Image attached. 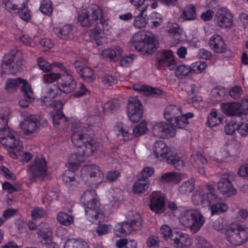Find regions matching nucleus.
<instances>
[{
    "label": "nucleus",
    "instance_id": "f257e3e1",
    "mask_svg": "<svg viewBox=\"0 0 248 248\" xmlns=\"http://www.w3.org/2000/svg\"><path fill=\"white\" fill-rule=\"evenodd\" d=\"M71 140L73 144L78 148V154L84 157L89 156L98 149V143L89 135L91 130L80 123H73L72 126Z\"/></svg>",
    "mask_w": 248,
    "mask_h": 248
},
{
    "label": "nucleus",
    "instance_id": "f03ea898",
    "mask_svg": "<svg viewBox=\"0 0 248 248\" xmlns=\"http://www.w3.org/2000/svg\"><path fill=\"white\" fill-rule=\"evenodd\" d=\"M132 43L138 51L143 54H152L156 50L157 40L150 32L140 31L136 33L132 38Z\"/></svg>",
    "mask_w": 248,
    "mask_h": 248
},
{
    "label": "nucleus",
    "instance_id": "7ed1b4c3",
    "mask_svg": "<svg viewBox=\"0 0 248 248\" xmlns=\"http://www.w3.org/2000/svg\"><path fill=\"white\" fill-rule=\"evenodd\" d=\"M164 116L170 126L177 128H184L188 124V119L192 118L194 114L188 112L182 115L181 107L170 105L165 108Z\"/></svg>",
    "mask_w": 248,
    "mask_h": 248
},
{
    "label": "nucleus",
    "instance_id": "20e7f679",
    "mask_svg": "<svg viewBox=\"0 0 248 248\" xmlns=\"http://www.w3.org/2000/svg\"><path fill=\"white\" fill-rule=\"evenodd\" d=\"M96 194L93 189L85 191L81 196L80 202L84 205L85 213L91 222L102 218L103 215L100 212L96 199Z\"/></svg>",
    "mask_w": 248,
    "mask_h": 248
},
{
    "label": "nucleus",
    "instance_id": "39448f33",
    "mask_svg": "<svg viewBox=\"0 0 248 248\" xmlns=\"http://www.w3.org/2000/svg\"><path fill=\"white\" fill-rule=\"evenodd\" d=\"M180 222L184 226L188 227L192 233H195L202 228L205 218L197 209L184 211L179 217Z\"/></svg>",
    "mask_w": 248,
    "mask_h": 248
},
{
    "label": "nucleus",
    "instance_id": "423d86ee",
    "mask_svg": "<svg viewBox=\"0 0 248 248\" xmlns=\"http://www.w3.org/2000/svg\"><path fill=\"white\" fill-rule=\"evenodd\" d=\"M2 72L15 74L23 68V59L21 51L16 49L12 50L3 57L1 62Z\"/></svg>",
    "mask_w": 248,
    "mask_h": 248
},
{
    "label": "nucleus",
    "instance_id": "0eeeda50",
    "mask_svg": "<svg viewBox=\"0 0 248 248\" xmlns=\"http://www.w3.org/2000/svg\"><path fill=\"white\" fill-rule=\"evenodd\" d=\"M226 235L231 244L240 246L248 240V228L239 223H232L227 229Z\"/></svg>",
    "mask_w": 248,
    "mask_h": 248
},
{
    "label": "nucleus",
    "instance_id": "6e6552de",
    "mask_svg": "<svg viewBox=\"0 0 248 248\" xmlns=\"http://www.w3.org/2000/svg\"><path fill=\"white\" fill-rule=\"evenodd\" d=\"M102 16L100 7L96 4H91L78 15V21L82 26L90 27Z\"/></svg>",
    "mask_w": 248,
    "mask_h": 248
},
{
    "label": "nucleus",
    "instance_id": "1a4fd4ad",
    "mask_svg": "<svg viewBox=\"0 0 248 248\" xmlns=\"http://www.w3.org/2000/svg\"><path fill=\"white\" fill-rule=\"evenodd\" d=\"M46 162L44 157L38 156L35 158L27 169L30 179L34 181L43 179L46 174Z\"/></svg>",
    "mask_w": 248,
    "mask_h": 248
},
{
    "label": "nucleus",
    "instance_id": "9d476101",
    "mask_svg": "<svg viewBox=\"0 0 248 248\" xmlns=\"http://www.w3.org/2000/svg\"><path fill=\"white\" fill-rule=\"evenodd\" d=\"M81 176L85 182L90 181L93 185H97L102 183L104 175L97 166L87 165L81 170Z\"/></svg>",
    "mask_w": 248,
    "mask_h": 248
},
{
    "label": "nucleus",
    "instance_id": "9b49d317",
    "mask_svg": "<svg viewBox=\"0 0 248 248\" xmlns=\"http://www.w3.org/2000/svg\"><path fill=\"white\" fill-rule=\"evenodd\" d=\"M143 113L142 106L138 98L129 97L127 103V115L130 121L138 122L142 117Z\"/></svg>",
    "mask_w": 248,
    "mask_h": 248
},
{
    "label": "nucleus",
    "instance_id": "f8f14e48",
    "mask_svg": "<svg viewBox=\"0 0 248 248\" xmlns=\"http://www.w3.org/2000/svg\"><path fill=\"white\" fill-rule=\"evenodd\" d=\"M192 200L196 204L206 206L216 202H221V198L216 192H205L197 191L192 196Z\"/></svg>",
    "mask_w": 248,
    "mask_h": 248
},
{
    "label": "nucleus",
    "instance_id": "ddd939ff",
    "mask_svg": "<svg viewBox=\"0 0 248 248\" xmlns=\"http://www.w3.org/2000/svg\"><path fill=\"white\" fill-rule=\"evenodd\" d=\"M99 20V24H97L90 34L91 39L94 40L97 45H101L106 42V38L103 35L102 32L108 31L110 28L108 20L104 19L103 16Z\"/></svg>",
    "mask_w": 248,
    "mask_h": 248
},
{
    "label": "nucleus",
    "instance_id": "4468645a",
    "mask_svg": "<svg viewBox=\"0 0 248 248\" xmlns=\"http://www.w3.org/2000/svg\"><path fill=\"white\" fill-rule=\"evenodd\" d=\"M174 128L165 122L156 123L153 126L152 133L155 136L160 138L173 137L176 134Z\"/></svg>",
    "mask_w": 248,
    "mask_h": 248
},
{
    "label": "nucleus",
    "instance_id": "2eb2a0df",
    "mask_svg": "<svg viewBox=\"0 0 248 248\" xmlns=\"http://www.w3.org/2000/svg\"><path fill=\"white\" fill-rule=\"evenodd\" d=\"M40 122L41 120L38 121L35 115L27 114L20 126L26 135H29L37 131Z\"/></svg>",
    "mask_w": 248,
    "mask_h": 248
},
{
    "label": "nucleus",
    "instance_id": "dca6fc26",
    "mask_svg": "<svg viewBox=\"0 0 248 248\" xmlns=\"http://www.w3.org/2000/svg\"><path fill=\"white\" fill-rule=\"evenodd\" d=\"M62 74L61 80L58 82L60 91L64 93L73 92L77 87V82L74 77L69 73Z\"/></svg>",
    "mask_w": 248,
    "mask_h": 248
},
{
    "label": "nucleus",
    "instance_id": "f3484780",
    "mask_svg": "<svg viewBox=\"0 0 248 248\" xmlns=\"http://www.w3.org/2000/svg\"><path fill=\"white\" fill-rule=\"evenodd\" d=\"M231 179L232 177L231 175L223 174L217 182V188L223 195L230 197L236 193V190L233 186Z\"/></svg>",
    "mask_w": 248,
    "mask_h": 248
},
{
    "label": "nucleus",
    "instance_id": "a211bd4d",
    "mask_svg": "<svg viewBox=\"0 0 248 248\" xmlns=\"http://www.w3.org/2000/svg\"><path fill=\"white\" fill-rule=\"evenodd\" d=\"M161 58H158L157 62L155 65L156 68L160 70H164L167 68L170 70L173 69L176 64L172 52L171 50L164 51L160 53Z\"/></svg>",
    "mask_w": 248,
    "mask_h": 248
},
{
    "label": "nucleus",
    "instance_id": "6ab92c4d",
    "mask_svg": "<svg viewBox=\"0 0 248 248\" xmlns=\"http://www.w3.org/2000/svg\"><path fill=\"white\" fill-rule=\"evenodd\" d=\"M0 142L3 146L11 149L20 146L19 140L10 130H6L0 133Z\"/></svg>",
    "mask_w": 248,
    "mask_h": 248
},
{
    "label": "nucleus",
    "instance_id": "aec40b11",
    "mask_svg": "<svg viewBox=\"0 0 248 248\" xmlns=\"http://www.w3.org/2000/svg\"><path fill=\"white\" fill-rule=\"evenodd\" d=\"M55 104H59V109L54 111L52 113L53 123L55 126H58L61 130H65L69 126V122L62 111V105L59 101H55Z\"/></svg>",
    "mask_w": 248,
    "mask_h": 248
},
{
    "label": "nucleus",
    "instance_id": "412c9836",
    "mask_svg": "<svg viewBox=\"0 0 248 248\" xmlns=\"http://www.w3.org/2000/svg\"><path fill=\"white\" fill-rule=\"evenodd\" d=\"M216 21L221 28L231 27L232 24V15L225 9L221 8L216 13Z\"/></svg>",
    "mask_w": 248,
    "mask_h": 248
},
{
    "label": "nucleus",
    "instance_id": "4be33fe9",
    "mask_svg": "<svg viewBox=\"0 0 248 248\" xmlns=\"http://www.w3.org/2000/svg\"><path fill=\"white\" fill-rule=\"evenodd\" d=\"M165 201L164 197L159 193L154 192L150 196V209L156 214L164 212Z\"/></svg>",
    "mask_w": 248,
    "mask_h": 248
},
{
    "label": "nucleus",
    "instance_id": "5701e85b",
    "mask_svg": "<svg viewBox=\"0 0 248 248\" xmlns=\"http://www.w3.org/2000/svg\"><path fill=\"white\" fill-rule=\"evenodd\" d=\"M171 245L176 248H184L191 245V239L186 234L174 233L170 237Z\"/></svg>",
    "mask_w": 248,
    "mask_h": 248
},
{
    "label": "nucleus",
    "instance_id": "b1692460",
    "mask_svg": "<svg viewBox=\"0 0 248 248\" xmlns=\"http://www.w3.org/2000/svg\"><path fill=\"white\" fill-rule=\"evenodd\" d=\"M137 230L139 229L135 228L132 223L127 221L118 223L115 226L114 232L116 236L121 237L130 234L133 231Z\"/></svg>",
    "mask_w": 248,
    "mask_h": 248
},
{
    "label": "nucleus",
    "instance_id": "393cba45",
    "mask_svg": "<svg viewBox=\"0 0 248 248\" xmlns=\"http://www.w3.org/2000/svg\"><path fill=\"white\" fill-rule=\"evenodd\" d=\"M209 46L216 53H222L227 50L225 45L221 36L218 34H214L209 40Z\"/></svg>",
    "mask_w": 248,
    "mask_h": 248
},
{
    "label": "nucleus",
    "instance_id": "a878e982",
    "mask_svg": "<svg viewBox=\"0 0 248 248\" xmlns=\"http://www.w3.org/2000/svg\"><path fill=\"white\" fill-rule=\"evenodd\" d=\"M51 228L43 223L37 232L38 238L42 245L48 246L51 244Z\"/></svg>",
    "mask_w": 248,
    "mask_h": 248
},
{
    "label": "nucleus",
    "instance_id": "bb28decb",
    "mask_svg": "<svg viewBox=\"0 0 248 248\" xmlns=\"http://www.w3.org/2000/svg\"><path fill=\"white\" fill-rule=\"evenodd\" d=\"M192 157L194 161L193 162L194 168L200 174L205 175L206 171L204 166L207 163L206 158L200 153L192 155Z\"/></svg>",
    "mask_w": 248,
    "mask_h": 248
},
{
    "label": "nucleus",
    "instance_id": "cd10ccee",
    "mask_svg": "<svg viewBox=\"0 0 248 248\" xmlns=\"http://www.w3.org/2000/svg\"><path fill=\"white\" fill-rule=\"evenodd\" d=\"M27 85H31L28 81L20 78H9L7 80L6 89L7 91L12 92L14 91L18 86H21V92L23 91V88L26 89Z\"/></svg>",
    "mask_w": 248,
    "mask_h": 248
},
{
    "label": "nucleus",
    "instance_id": "c85d7f7f",
    "mask_svg": "<svg viewBox=\"0 0 248 248\" xmlns=\"http://www.w3.org/2000/svg\"><path fill=\"white\" fill-rule=\"evenodd\" d=\"M153 151L155 157H161L160 159L161 160L167 157L170 149L162 140H158L154 144Z\"/></svg>",
    "mask_w": 248,
    "mask_h": 248
},
{
    "label": "nucleus",
    "instance_id": "c756f323",
    "mask_svg": "<svg viewBox=\"0 0 248 248\" xmlns=\"http://www.w3.org/2000/svg\"><path fill=\"white\" fill-rule=\"evenodd\" d=\"M123 51L119 46H112L110 48L105 49L102 52L103 58L110 61H115V59L121 57Z\"/></svg>",
    "mask_w": 248,
    "mask_h": 248
},
{
    "label": "nucleus",
    "instance_id": "7c9ffc66",
    "mask_svg": "<svg viewBox=\"0 0 248 248\" xmlns=\"http://www.w3.org/2000/svg\"><path fill=\"white\" fill-rule=\"evenodd\" d=\"M241 107V104L238 102L222 103L221 105L222 112L230 116L236 115L239 113Z\"/></svg>",
    "mask_w": 248,
    "mask_h": 248
},
{
    "label": "nucleus",
    "instance_id": "2f4dec72",
    "mask_svg": "<svg viewBox=\"0 0 248 248\" xmlns=\"http://www.w3.org/2000/svg\"><path fill=\"white\" fill-rule=\"evenodd\" d=\"M22 93L25 99L20 100L19 105L22 108H26L29 106V103L32 102L34 99V93L31 85H27L26 89L23 88Z\"/></svg>",
    "mask_w": 248,
    "mask_h": 248
},
{
    "label": "nucleus",
    "instance_id": "473e14b6",
    "mask_svg": "<svg viewBox=\"0 0 248 248\" xmlns=\"http://www.w3.org/2000/svg\"><path fill=\"white\" fill-rule=\"evenodd\" d=\"M84 160V157L81 154H78V151L77 153L71 154L68 159L69 169H71L73 172H74L77 170L80 162Z\"/></svg>",
    "mask_w": 248,
    "mask_h": 248
},
{
    "label": "nucleus",
    "instance_id": "72a5a7b5",
    "mask_svg": "<svg viewBox=\"0 0 248 248\" xmlns=\"http://www.w3.org/2000/svg\"><path fill=\"white\" fill-rule=\"evenodd\" d=\"M126 217L128 221L135 228L140 230L142 227V218L140 215L136 211H129L126 215Z\"/></svg>",
    "mask_w": 248,
    "mask_h": 248
},
{
    "label": "nucleus",
    "instance_id": "f704fd0d",
    "mask_svg": "<svg viewBox=\"0 0 248 248\" xmlns=\"http://www.w3.org/2000/svg\"><path fill=\"white\" fill-rule=\"evenodd\" d=\"M160 180L163 183H168L172 185L178 184L181 180L180 175L176 172H169L163 174Z\"/></svg>",
    "mask_w": 248,
    "mask_h": 248
},
{
    "label": "nucleus",
    "instance_id": "c9c22d12",
    "mask_svg": "<svg viewBox=\"0 0 248 248\" xmlns=\"http://www.w3.org/2000/svg\"><path fill=\"white\" fill-rule=\"evenodd\" d=\"M148 179L138 178L133 186V191L135 194H140L144 192L147 189L149 185Z\"/></svg>",
    "mask_w": 248,
    "mask_h": 248
},
{
    "label": "nucleus",
    "instance_id": "e433bc0d",
    "mask_svg": "<svg viewBox=\"0 0 248 248\" xmlns=\"http://www.w3.org/2000/svg\"><path fill=\"white\" fill-rule=\"evenodd\" d=\"M195 187L194 178L184 182L178 188V191L182 195H187L191 192Z\"/></svg>",
    "mask_w": 248,
    "mask_h": 248
},
{
    "label": "nucleus",
    "instance_id": "4c0bfd02",
    "mask_svg": "<svg viewBox=\"0 0 248 248\" xmlns=\"http://www.w3.org/2000/svg\"><path fill=\"white\" fill-rule=\"evenodd\" d=\"M133 89L141 94L146 95L159 94L161 92L158 89L153 88L147 86H134Z\"/></svg>",
    "mask_w": 248,
    "mask_h": 248
},
{
    "label": "nucleus",
    "instance_id": "58836bf2",
    "mask_svg": "<svg viewBox=\"0 0 248 248\" xmlns=\"http://www.w3.org/2000/svg\"><path fill=\"white\" fill-rule=\"evenodd\" d=\"M168 163L172 165L176 169L182 170L185 165L184 161L175 154H171L166 157Z\"/></svg>",
    "mask_w": 248,
    "mask_h": 248
},
{
    "label": "nucleus",
    "instance_id": "ea45409f",
    "mask_svg": "<svg viewBox=\"0 0 248 248\" xmlns=\"http://www.w3.org/2000/svg\"><path fill=\"white\" fill-rule=\"evenodd\" d=\"M72 31V28L69 25H64L61 28L55 27L53 28V31L55 34L59 38L62 39H67L70 36Z\"/></svg>",
    "mask_w": 248,
    "mask_h": 248
},
{
    "label": "nucleus",
    "instance_id": "a19ab883",
    "mask_svg": "<svg viewBox=\"0 0 248 248\" xmlns=\"http://www.w3.org/2000/svg\"><path fill=\"white\" fill-rule=\"evenodd\" d=\"M77 72L80 76L88 82H93L95 78L93 70L89 67H82L79 70L78 69Z\"/></svg>",
    "mask_w": 248,
    "mask_h": 248
},
{
    "label": "nucleus",
    "instance_id": "79ce46f5",
    "mask_svg": "<svg viewBox=\"0 0 248 248\" xmlns=\"http://www.w3.org/2000/svg\"><path fill=\"white\" fill-rule=\"evenodd\" d=\"M210 210L212 216L219 215L226 212L228 210V206L226 203L218 202L212 204Z\"/></svg>",
    "mask_w": 248,
    "mask_h": 248
},
{
    "label": "nucleus",
    "instance_id": "37998d69",
    "mask_svg": "<svg viewBox=\"0 0 248 248\" xmlns=\"http://www.w3.org/2000/svg\"><path fill=\"white\" fill-rule=\"evenodd\" d=\"M56 218L61 224L68 226L73 223V217L63 212H60L58 213Z\"/></svg>",
    "mask_w": 248,
    "mask_h": 248
},
{
    "label": "nucleus",
    "instance_id": "c03bdc74",
    "mask_svg": "<svg viewBox=\"0 0 248 248\" xmlns=\"http://www.w3.org/2000/svg\"><path fill=\"white\" fill-rule=\"evenodd\" d=\"M146 8L143 7L139 14V15L135 17L133 23L134 26L137 28H142L146 26L148 23V20L146 16H143L144 12Z\"/></svg>",
    "mask_w": 248,
    "mask_h": 248
},
{
    "label": "nucleus",
    "instance_id": "a18cd8bd",
    "mask_svg": "<svg viewBox=\"0 0 248 248\" xmlns=\"http://www.w3.org/2000/svg\"><path fill=\"white\" fill-rule=\"evenodd\" d=\"M207 123L209 126L214 127L222 122V118L218 116L217 112L215 110H212L207 118Z\"/></svg>",
    "mask_w": 248,
    "mask_h": 248
},
{
    "label": "nucleus",
    "instance_id": "49530a36",
    "mask_svg": "<svg viewBox=\"0 0 248 248\" xmlns=\"http://www.w3.org/2000/svg\"><path fill=\"white\" fill-rule=\"evenodd\" d=\"M87 243L81 240L68 239L65 243L64 248H87Z\"/></svg>",
    "mask_w": 248,
    "mask_h": 248
},
{
    "label": "nucleus",
    "instance_id": "de8ad7c7",
    "mask_svg": "<svg viewBox=\"0 0 248 248\" xmlns=\"http://www.w3.org/2000/svg\"><path fill=\"white\" fill-rule=\"evenodd\" d=\"M191 73L190 66L181 64L176 67L175 75L179 78H183Z\"/></svg>",
    "mask_w": 248,
    "mask_h": 248
},
{
    "label": "nucleus",
    "instance_id": "09e8293b",
    "mask_svg": "<svg viewBox=\"0 0 248 248\" xmlns=\"http://www.w3.org/2000/svg\"><path fill=\"white\" fill-rule=\"evenodd\" d=\"M196 16V10L194 5H190L185 8L183 11V17L185 19L193 20Z\"/></svg>",
    "mask_w": 248,
    "mask_h": 248
},
{
    "label": "nucleus",
    "instance_id": "8fccbe9b",
    "mask_svg": "<svg viewBox=\"0 0 248 248\" xmlns=\"http://www.w3.org/2000/svg\"><path fill=\"white\" fill-rule=\"evenodd\" d=\"M60 90L59 87L53 86V88L48 87L44 89V93L45 94L43 96L44 98H53L57 96V94H59Z\"/></svg>",
    "mask_w": 248,
    "mask_h": 248
},
{
    "label": "nucleus",
    "instance_id": "3c124183",
    "mask_svg": "<svg viewBox=\"0 0 248 248\" xmlns=\"http://www.w3.org/2000/svg\"><path fill=\"white\" fill-rule=\"evenodd\" d=\"M120 107L119 104L116 100H112L105 103L103 106V112L106 114L112 113Z\"/></svg>",
    "mask_w": 248,
    "mask_h": 248
},
{
    "label": "nucleus",
    "instance_id": "603ef678",
    "mask_svg": "<svg viewBox=\"0 0 248 248\" xmlns=\"http://www.w3.org/2000/svg\"><path fill=\"white\" fill-rule=\"evenodd\" d=\"M40 10L43 14L50 15L53 11L51 1L50 0H43L41 3Z\"/></svg>",
    "mask_w": 248,
    "mask_h": 248
},
{
    "label": "nucleus",
    "instance_id": "864d4df0",
    "mask_svg": "<svg viewBox=\"0 0 248 248\" xmlns=\"http://www.w3.org/2000/svg\"><path fill=\"white\" fill-rule=\"evenodd\" d=\"M147 129L146 123L142 121L137 125L133 130V135L135 137H138L144 134Z\"/></svg>",
    "mask_w": 248,
    "mask_h": 248
},
{
    "label": "nucleus",
    "instance_id": "5fc2aeb1",
    "mask_svg": "<svg viewBox=\"0 0 248 248\" xmlns=\"http://www.w3.org/2000/svg\"><path fill=\"white\" fill-rule=\"evenodd\" d=\"M62 76V74L61 73H50L46 74L43 76V81L47 83H52L58 79H61Z\"/></svg>",
    "mask_w": 248,
    "mask_h": 248
},
{
    "label": "nucleus",
    "instance_id": "6e6d98bb",
    "mask_svg": "<svg viewBox=\"0 0 248 248\" xmlns=\"http://www.w3.org/2000/svg\"><path fill=\"white\" fill-rule=\"evenodd\" d=\"M224 95L225 92L223 89L215 88L211 92V97L212 100L215 101H221Z\"/></svg>",
    "mask_w": 248,
    "mask_h": 248
},
{
    "label": "nucleus",
    "instance_id": "4d7b16f0",
    "mask_svg": "<svg viewBox=\"0 0 248 248\" xmlns=\"http://www.w3.org/2000/svg\"><path fill=\"white\" fill-rule=\"evenodd\" d=\"M207 67L206 63L202 62H197L193 63L190 65L191 73H202Z\"/></svg>",
    "mask_w": 248,
    "mask_h": 248
},
{
    "label": "nucleus",
    "instance_id": "13d9d810",
    "mask_svg": "<svg viewBox=\"0 0 248 248\" xmlns=\"http://www.w3.org/2000/svg\"><path fill=\"white\" fill-rule=\"evenodd\" d=\"M40 68L44 72L48 73L51 71V64L42 58H39L37 61Z\"/></svg>",
    "mask_w": 248,
    "mask_h": 248
},
{
    "label": "nucleus",
    "instance_id": "bf43d9fd",
    "mask_svg": "<svg viewBox=\"0 0 248 248\" xmlns=\"http://www.w3.org/2000/svg\"><path fill=\"white\" fill-rule=\"evenodd\" d=\"M243 93L242 88L239 86H235L229 91L230 96L234 99H238Z\"/></svg>",
    "mask_w": 248,
    "mask_h": 248
},
{
    "label": "nucleus",
    "instance_id": "052dcab7",
    "mask_svg": "<svg viewBox=\"0 0 248 248\" xmlns=\"http://www.w3.org/2000/svg\"><path fill=\"white\" fill-rule=\"evenodd\" d=\"M17 210L15 209L9 208L5 210L2 214V216L0 217V224L3 223L4 222L11 217L14 216L17 213Z\"/></svg>",
    "mask_w": 248,
    "mask_h": 248
},
{
    "label": "nucleus",
    "instance_id": "680f3d73",
    "mask_svg": "<svg viewBox=\"0 0 248 248\" xmlns=\"http://www.w3.org/2000/svg\"><path fill=\"white\" fill-rule=\"evenodd\" d=\"M195 244L197 248H212L209 242L204 238L201 236H199L196 238Z\"/></svg>",
    "mask_w": 248,
    "mask_h": 248
},
{
    "label": "nucleus",
    "instance_id": "e2e57ef3",
    "mask_svg": "<svg viewBox=\"0 0 248 248\" xmlns=\"http://www.w3.org/2000/svg\"><path fill=\"white\" fill-rule=\"evenodd\" d=\"M18 14L19 17L23 20L28 21L30 19L31 15L28 9L24 7H19Z\"/></svg>",
    "mask_w": 248,
    "mask_h": 248
},
{
    "label": "nucleus",
    "instance_id": "0e129e2a",
    "mask_svg": "<svg viewBox=\"0 0 248 248\" xmlns=\"http://www.w3.org/2000/svg\"><path fill=\"white\" fill-rule=\"evenodd\" d=\"M114 131L116 134L118 136H122L124 137H125L128 136V132L124 130L122 123H117L114 126Z\"/></svg>",
    "mask_w": 248,
    "mask_h": 248
},
{
    "label": "nucleus",
    "instance_id": "69168bd1",
    "mask_svg": "<svg viewBox=\"0 0 248 248\" xmlns=\"http://www.w3.org/2000/svg\"><path fill=\"white\" fill-rule=\"evenodd\" d=\"M46 214V211L41 207L34 208L31 213L33 218H41L45 217Z\"/></svg>",
    "mask_w": 248,
    "mask_h": 248
},
{
    "label": "nucleus",
    "instance_id": "338daca9",
    "mask_svg": "<svg viewBox=\"0 0 248 248\" xmlns=\"http://www.w3.org/2000/svg\"><path fill=\"white\" fill-rule=\"evenodd\" d=\"M160 233L166 239L170 238L171 235L173 234L171 228L167 225H163L161 227Z\"/></svg>",
    "mask_w": 248,
    "mask_h": 248
},
{
    "label": "nucleus",
    "instance_id": "774afa93",
    "mask_svg": "<svg viewBox=\"0 0 248 248\" xmlns=\"http://www.w3.org/2000/svg\"><path fill=\"white\" fill-rule=\"evenodd\" d=\"M103 84L107 86H111L117 82V79L111 75H106L102 78Z\"/></svg>",
    "mask_w": 248,
    "mask_h": 248
}]
</instances>
